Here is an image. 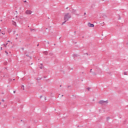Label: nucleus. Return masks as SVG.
<instances>
[{
  "label": "nucleus",
  "mask_w": 128,
  "mask_h": 128,
  "mask_svg": "<svg viewBox=\"0 0 128 128\" xmlns=\"http://www.w3.org/2000/svg\"><path fill=\"white\" fill-rule=\"evenodd\" d=\"M70 18H72V16L69 13H66V14H65L64 17V22L62 23V24H66V22L68 20H70Z\"/></svg>",
  "instance_id": "obj_1"
},
{
  "label": "nucleus",
  "mask_w": 128,
  "mask_h": 128,
  "mask_svg": "<svg viewBox=\"0 0 128 128\" xmlns=\"http://www.w3.org/2000/svg\"><path fill=\"white\" fill-rule=\"evenodd\" d=\"M98 104H102V106H104L106 104H108V100L104 101L101 100L98 102Z\"/></svg>",
  "instance_id": "obj_2"
},
{
  "label": "nucleus",
  "mask_w": 128,
  "mask_h": 128,
  "mask_svg": "<svg viewBox=\"0 0 128 128\" xmlns=\"http://www.w3.org/2000/svg\"><path fill=\"white\" fill-rule=\"evenodd\" d=\"M25 13L28 15L32 14V11L30 10H28L25 12Z\"/></svg>",
  "instance_id": "obj_3"
},
{
  "label": "nucleus",
  "mask_w": 128,
  "mask_h": 128,
  "mask_svg": "<svg viewBox=\"0 0 128 128\" xmlns=\"http://www.w3.org/2000/svg\"><path fill=\"white\" fill-rule=\"evenodd\" d=\"M88 26H89L90 28H94V24H92L90 22L88 23Z\"/></svg>",
  "instance_id": "obj_4"
},
{
  "label": "nucleus",
  "mask_w": 128,
  "mask_h": 128,
  "mask_svg": "<svg viewBox=\"0 0 128 128\" xmlns=\"http://www.w3.org/2000/svg\"><path fill=\"white\" fill-rule=\"evenodd\" d=\"M12 24L13 26H16V22L14 21V20H12Z\"/></svg>",
  "instance_id": "obj_5"
},
{
  "label": "nucleus",
  "mask_w": 128,
  "mask_h": 128,
  "mask_svg": "<svg viewBox=\"0 0 128 128\" xmlns=\"http://www.w3.org/2000/svg\"><path fill=\"white\" fill-rule=\"evenodd\" d=\"M2 46H4L5 48H6V46H8V43H6V44H3Z\"/></svg>",
  "instance_id": "obj_6"
},
{
  "label": "nucleus",
  "mask_w": 128,
  "mask_h": 128,
  "mask_svg": "<svg viewBox=\"0 0 128 128\" xmlns=\"http://www.w3.org/2000/svg\"><path fill=\"white\" fill-rule=\"evenodd\" d=\"M43 53L44 54H48V51H45L44 52H43Z\"/></svg>",
  "instance_id": "obj_7"
},
{
  "label": "nucleus",
  "mask_w": 128,
  "mask_h": 128,
  "mask_svg": "<svg viewBox=\"0 0 128 128\" xmlns=\"http://www.w3.org/2000/svg\"><path fill=\"white\" fill-rule=\"evenodd\" d=\"M124 76H128V72H124Z\"/></svg>",
  "instance_id": "obj_8"
},
{
  "label": "nucleus",
  "mask_w": 128,
  "mask_h": 128,
  "mask_svg": "<svg viewBox=\"0 0 128 128\" xmlns=\"http://www.w3.org/2000/svg\"><path fill=\"white\" fill-rule=\"evenodd\" d=\"M4 64L5 66H6V64H8V62H4Z\"/></svg>",
  "instance_id": "obj_9"
},
{
  "label": "nucleus",
  "mask_w": 128,
  "mask_h": 128,
  "mask_svg": "<svg viewBox=\"0 0 128 128\" xmlns=\"http://www.w3.org/2000/svg\"><path fill=\"white\" fill-rule=\"evenodd\" d=\"M110 118V117H107L106 118V120H108Z\"/></svg>",
  "instance_id": "obj_10"
},
{
  "label": "nucleus",
  "mask_w": 128,
  "mask_h": 128,
  "mask_svg": "<svg viewBox=\"0 0 128 128\" xmlns=\"http://www.w3.org/2000/svg\"><path fill=\"white\" fill-rule=\"evenodd\" d=\"M22 88H23V90H24V86H22Z\"/></svg>",
  "instance_id": "obj_11"
},
{
  "label": "nucleus",
  "mask_w": 128,
  "mask_h": 128,
  "mask_svg": "<svg viewBox=\"0 0 128 128\" xmlns=\"http://www.w3.org/2000/svg\"><path fill=\"white\" fill-rule=\"evenodd\" d=\"M5 53L6 54L7 56H8V52H7V51H5Z\"/></svg>",
  "instance_id": "obj_12"
},
{
  "label": "nucleus",
  "mask_w": 128,
  "mask_h": 128,
  "mask_svg": "<svg viewBox=\"0 0 128 128\" xmlns=\"http://www.w3.org/2000/svg\"><path fill=\"white\" fill-rule=\"evenodd\" d=\"M87 90H88V92H90V88H87Z\"/></svg>",
  "instance_id": "obj_13"
},
{
  "label": "nucleus",
  "mask_w": 128,
  "mask_h": 128,
  "mask_svg": "<svg viewBox=\"0 0 128 128\" xmlns=\"http://www.w3.org/2000/svg\"><path fill=\"white\" fill-rule=\"evenodd\" d=\"M2 101L3 102H4V100L2 99Z\"/></svg>",
  "instance_id": "obj_14"
},
{
  "label": "nucleus",
  "mask_w": 128,
  "mask_h": 128,
  "mask_svg": "<svg viewBox=\"0 0 128 128\" xmlns=\"http://www.w3.org/2000/svg\"><path fill=\"white\" fill-rule=\"evenodd\" d=\"M0 50H2V47L0 48Z\"/></svg>",
  "instance_id": "obj_15"
},
{
  "label": "nucleus",
  "mask_w": 128,
  "mask_h": 128,
  "mask_svg": "<svg viewBox=\"0 0 128 128\" xmlns=\"http://www.w3.org/2000/svg\"><path fill=\"white\" fill-rule=\"evenodd\" d=\"M40 68H42V66H40Z\"/></svg>",
  "instance_id": "obj_16"
},
{
  "label": "nucleus",
  "mask_w": 128,
  "mask_h": 128,
  "mask_svg": "<svg viewBox=\"0 0 128 128\" xmlns=\"http://www.w3.org/2000/svg\"><path fill=\"white\" fill-rule=\"evenodd\" d=\"M14 93L15 94L16 93V91H14Z\"/></svg>",
  "instance_id": "obj_17"
},
{
  "label": "nucleus",
  "mask_w": 128,
  "mask_h": 128,
  "mask_svg": "<svg viewBox=\"0 0 128 128\" xmlns=\"http://www.w3.org/2000/svg\"><path fill=\"white\" fill-rule=\"evenodd\" d=\"M2 34H5L4 33H2Z\"/></svg>",
  "instance_id": "obj_18"
},
{
  "label": "nucleus",
  "mask_w": 128,
  "mask_h": 128,
  "mask_svg": "<svg viewBox=\"0 0 128 128\" xmlns=\"http://www.w3.org/2000/svg\"><path fill=\"white\" fill-rule=\"evenodd\" d=\"M2 104V102H0V106Z\"/></svg>",
  "instance_id": "obj_19"
},
{
  "label": "nucleus",
  "mask_w": 128,
  "mask_h": 128,
  "mask_svg": "<svg viewBox=\"0 0 128 128\" xmlns=\"http://www.w3.org/2000/svg\"><path fill=\"white\" fill-rule=\"evenodd\" d=\"M84 14H85V15H86V12H84Z\"/></svg>",
  "instance_id": "obj_20"
},
{
  "label": "nucleus",
  "mask_w": 128,
  "mask_h": 128,
  "mask_svg": "<svg viewBox=\"0 0 128 128\" xmlns=\"http://www.w3.org/2000/svg\"><path fill=\"white\" fill-rule=\"evenodd\" d=\"M8 42H10V40H8Z\"/></svg>",
  "instance_id": "obj_21"
},
{
  "label": "nucleus",
  "mask_w": 128,
  "mask_h": 128,
  "mask_svg": "<svg viewBox=\"0 0 128 128\" xmlns=\"http://www.w3.org/2000/svg\"><path fill=\"white\" fill-rule=\"evenodd\" d=\"M14 48V46H12L11 47V48Z\"/></svg>",
  "instance_id": "obj_22"
},
{
  "label": "nucleus",
  "mask_w": 128,
  "mask_h": 128,
  "mask_svg": "<svg viewBox=\"0 0 128 128\" xmlns=\"http://www.w3.org/2000/svg\"><path fill=\"white\" fill-rule=\"evenodd\" d=\"M22 50H24V48H22Z\"/></svg>",
  "instance_id": "obj_23"
},
{
  "label": "nucleus",
  "mask_w": 128,
  "mask_h": 128,
  "mask_svg": "<svg viewBox=\"0 0 128 128\" xmlns=\"http://www.w3.org/2000/svg\"><path fill=\"white\" fill-rule=\"evenodd\" d=\"M26 56H28V55H26Z\"/></svg>",
  "instance_id": "obj_24"
},
{
  "label": "nucleus",
  "mask_w": 128,
  "mask_h": 128,
  "mask_svg": "<svg viewBox=\"0 0 128 128\" xmlns=\"http://www.w3.org/2000/svg\"><path fill=\"white\" fill-rule=\"evenodd\" d=\"M92 70L91 69V70H90V72H92Z\"/></svg>",
  "instance_id": "obj_25"
},
{
  "label": "nucleus",
  "mask_w": 128,
  "mask_h": 128,
  "mask_svg": "<svg viewBox=\"0 0 128 128\" xmlns=\"http://www.w3.org/2000/svg\"><path fill=\"white\" fill-rule=\"evenodd\" d=\"M62 96H64V95H62Z\"/></svg>",
  "instance_id": "obj_26"
},
{
  "label": "nucleus",
  "mask_w": 128,
  "mask_h": 128,
  "mask_svg": "<svg viewBox=\"0 0 128 128\" xmlns=\"http://www.w3.org/2000/svg\"><path fill=\"white\" fill-rule=\"evenodd\" d=\"M16 36H18V34H16Z\"/></svg>",
  "instance_id": "obj_27"
},
{
  "label": "nucleus",
  "mask_w": 128,
  "mask_h": 128,
  "mask_svg": "<svg viewBox=\"0 0 128 128\" xmlns=\"http://www.w3.org/2000/svg\"><path fill=\"white\" fill-rule=\"evenodd\" d=\"M37 46H38V44Z\"/></svg>",
  "instance_id": "obj_28"
},
{
  "label": "nucleus",
  "mask_w": 128,
  "mask_h": 128,
  "mask_svg": "<svg viewBox=\"0 0 128 128\" xmlns=\"http://www.w3.org/2000/svg\"><path fill=\"white\" fill-rule=\"evenodd\" d=\"M26 1H25V2H26Z\"/></svg>",
  "instance_id": "obj_29"
},
{
  "label": "nucleus",
  "mask_w": 128,
  "mask_h": 128,
  "mask_svg": "<svg viewBox=\"0 0 128 128\" xmlns=\"http://www.w3.org/2000/svg\"><path fill=\"white\" fill-rule=\"evenodd\" d=\"M15 79H14L13 80H14Z\"/></svg>",
  "instance_id": "obj_30"
},
{
  "label": "nucleus",
  "mask_w": 128,
  "mask_h": 128,
  "mask_svg": "<svg viewBox=\"0 0 128 128\" xmlns=\"http://www.w3.org/2000/svg\"><path fill=\"white\" fill-rule=\"evenodd\" d=\"M0 30H2L0 29Z\"/></svg>",
  "instance_id": "obj_31"
},
{
  "label": "nucleus",
  "mask_w": 128,
  "mask_h": 128,
  "mask_svg": "<svg viewBox=\"0 0 128 128\" xmlns=\"http://www.w3.org/2000/svg\"><path fill=\"white\" fill-rule=\"evenodd\" d=\"M42 96H40V98H42Z\"/></svg>",
  "instance_id": "obj_32"
}]
</instances>
